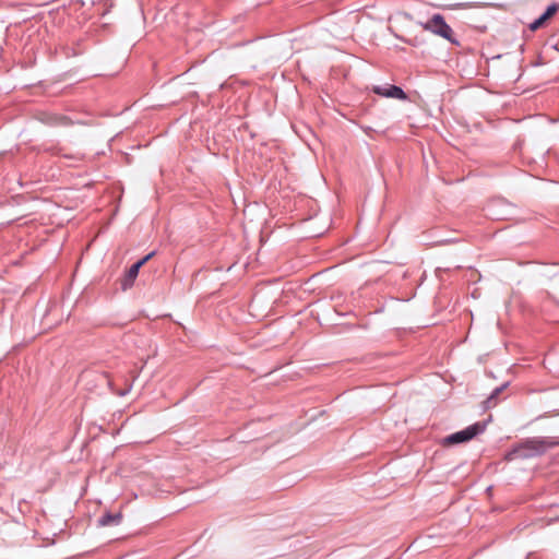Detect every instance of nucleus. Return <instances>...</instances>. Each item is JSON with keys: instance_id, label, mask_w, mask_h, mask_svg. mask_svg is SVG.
Segmentation results:
<instances>
[{"instance_id": "1", "label": "nucleus", "mask_w": 559, "mask_h": 559, "mask_svg": "<svg viewBox=\"0 0 559 559\" xmlns=\"http://www.w3.org/2000/svg\"><path fill=\"white\" fill-rule=\"evenodd\" d=\"M557 444H559V442L551 438H526L512 447V449L504 454V461L511 462L515 460L535 457L544 454L548 449L556 447Z\"/></svg>"}, {"instance_id": "2", "label": "nucleus", "mask_w": 559, "mask_h": 559, "mask_svg": "<svg viewBox=\"0 0 559 559\" xmlns=\"http://www.w3.org/2000/svg\"><path fill=\"white\" fill-rule=\"evenodd\" d=\"M420 25L425 31H428L437 36H440L449 40L453 45L460 46V41L456 40L453 36V29L445 22L444 17L441 14H433L427 22L420 23Z\"/></svg>"}, {"instance_id": "3", "label": "nucleus", "mask_w": 559, "mask_h": 559, "mask_svg": "<svg viewBox=\"0 0 559 559\" xmlns=\"http://www.w3.org/2000/svg\"><path fill=\"white\" fill-rule=\"evenodd\" d=\"M486 421H477L463 430L447 436L442 440L443 445H454L467 442L486 430Z\"/></svg>"}, {"instance_id": "4", "label": "nucleus", "mask_w": 559, "mask_h": 559, "mask_svg": "<svg viewBox=\"0 0 559 559\" xmlns=\"http://www.w3.org/2000/svg\"><path fill=\"white\" fill-rule=\"evenodd\" d=\"M155 254V251H152L150 252L148 254H146L145 257H143L142 259H140L138 262H135L134 264H132L128 271L124 273L123 277L121 278V288L122 290H127L129 288H131L134 284V281L135 278L138 277L139 275V271L140 269L148 261L152 259V257H154Z\"/></svg>"}, {"instance_id": "5", "label": "nucleus", "mask_w": 559, "mask_h": 559, "mask_svg": "<svg viewBox=\"0 0 559 559\" xmlns=\"http://www.w3.org/2000/svg\"><path fill=\"white\" fill-rule=\"evenodd\" d=\"M372 92L379 96L386 98H396L400 100H407L408 96L402 87L397 85L386 84L384 86L376 85L372 87Z\"/></svg>"}, {"instance_id": "6", "label": "nucleus", "mask_w": 559, "mask_h": 559, "mask_svg": "<svg viewBox=\"0 0 559 559\" xmlns=\"http://www.w3.org/2000/svg\"><path fill=\"white\" fill-rule=\"evenodd\" d=\"M40 121L50 127H70L74 124L70 117L56 112H43Z\"/></svg>"}, {"instance_id": "7", "label": "nucleus", "mask_w": 559, "mask_h": 559, "mask_svg": "<svg viewBox=\"0 0 559 559\" xmlns=\"http://www.w3.org/2000/svg\"><path fill=\"white\" fill-rule=\"evenodd\" d=\"M558 11H559V3H556V2L551 3L550 5H548L546 11L539 17H537L535 21H533L532 23L528 24V28L532 32H535V31L544 27L545 24L547 23V21L550 17H552Z\"/></svg>"}, {"instance_id": "8", "label": "nucleus", "mask_w": 559, "mask_h": 559, "mask_svg": "<svg viewBox=\"0 0 559 559\" xmlns=\"http://www.w3.org/2000/svg\"><path fill=\"white\" fill-rule=\"evenodd\" d=\"M123 519V514L121 511L118 512H105L102 514L98 520L97 524L98 526H118Z\"/></svg>"}, {"instance_id": "9", "label": "nucleus", "mask_w": 559, "mask_h": 559, "mask_svg": "<svg viewBox=\"0 0 559 559\" xmlns=\"http://www.w3.org/2000/svg\"><path fill=\"white\" fill-rule=\"evenodd\" d=\"M509 382L496 388L491 394L483 402L484 408L488 409L497 405L499 395L508 388Z\"/></svg>"}, {"instance_id": "10", "label": "nucleus", "mask_w": 559, "mask_h": 559, "mask_svg": "<svg viewBox=\"0 0 559 559\" xmlns=\"http://www.w3.org/2000/svg\"><path fill=\"white\" fill-rule=\"evenodd\" d=\"M544 48L547 49H554L559 50V39H556L555 36L550 37L546 43Z\"/></svg>"}, {"instance_id": "11", "label": "nucleus", "mask_w": 559, "mask_h": 559, "mask_svg": "<svg viewBox=\"0 0 559 559\" xmlns=\"http://www.w3.org/2000/svg\"><path fill=\"white\" fill-rule=\"evenodd\" d=\"M95 378L98 382L106 383L107 385L111 384L108 374L105 372L95 373Z\"/></svg>"}, {"instance_id": "12", "label": "nucleus", "mask_w": 559, "mask_h": 559, "mask_svg": "<svg viewBox=\"0 0 559 559\" xmlns=\"http://www.w3.org/2000/svg\"><path fill=\"white\" fill-rule=\"evenodd\" d=\"M492 215H495V218H496V219H501V218H502V217H500V216L496 215L495 213H492Z\"/></svg>"}]
</instances>
